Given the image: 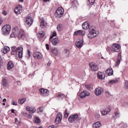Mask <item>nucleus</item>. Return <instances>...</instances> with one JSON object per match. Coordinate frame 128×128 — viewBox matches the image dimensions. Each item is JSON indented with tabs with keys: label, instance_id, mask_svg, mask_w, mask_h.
<instances>
[{
	"label": "nucleus",
	"instance_id": "nucleus-36",
	"mask_svg": "<svg viewBox=\"0 0 128 128\" xmlns=\"http://www.w3.org/2000/svg\"><path fill=\"white\" fill-rule=\"evenodd\" d=\"M62 28V24H60L57 26V30L58 32H60Z\"/></svg>",
	"mask_w": 128,
	"mask_h": 128
},
{
	"label": "nucleus",
	"instance_id": "nucleus-27",
	"mask_svg": "<svg viewBox=\"0 0 128 128\" xmlns=\"http://www.w3.org/2000/svg\"><path fill=\"white\" fill-rule=\"evenodd\" d=\"M118 80H111L108 82V86H112V84H118Z\"/></svg>",
	"mask_w": 128,
	"mask_h": 128
},
{
	"label": "nucleus",
	"instance_id": "nucleus-49",
	"mask_svg": "<svg viewBox=\"0 0 128 128\" xmlns=\"http://www.w3.org/2000/svg\"><path fill=\"white\" fill-rule=\"evenodd\" d=\"M4 22V20L2 18H0V26H2V22Z\"/></svg>",
	"mask_w": 128,
	"mask_h": 128
},
{
	"label": "nucleus",
	"instance_id": "nucleus-10",
	"mask_svg": "<svg viewBox=\"0 0 128 128\" xmlns=\"http://www.w3.org/2000/svg\"><path fill=\"white\" fill-rule=\"evenodd\" d=\"M32 18L30 16H28L26 18L25 24L28 26H32Z\"/></svg>",
	"mask_w": 128,
	"mask_h": 128
},
{
	"label": "nucleus",
	"instance_id": "nucleus-43",
	"mask_svg": "<svg viewBox=\"0 0 128 128\" xmlns=\"http://www.w3.org/2000/svg\"><path fill=\"white\" fill-rule=\"evenodd\" d=\"M34 120L36 124H40V118H36Z\"/></svg>",
	"mask_w": 128,
	"mask_h": 128
},
{
	"label": "nucleus",
	"instance_id": "nucleus-2",
	"mask_svg": "<svg viewBox=\"0 0 128 128\" xmlns=\"http://www.w3.org/2000/svg\"><path fill=\"white\" fill-rule=\"evenodd\" d=\"M98 34V32L96 31V26H92L89 30V33L88 34L87 36L90 40L93 38H96Z\"/></svg>",
	"mask_w": 128,
	"mask_h": 128
},
{
	"label": "nucleus",
	"instance_id": "nucleus-37",
	"mask_svg": "<svg viewBox=\"0 0 128 128\" xmlns=\"http://www.w3.org/2000/svg\"><path fill=\"white\" fill-rule=\"evenodd\" d=\"M64 54L66 56L68 57V56H70V50H64Z\"/></svg>",
	"mask_w": 128,
	"mask_h": 128
},
{
	"label": "nucleus",
	"instance_id": "nucleus-48",
	"mask_svg": "<svg viewBox=\"0 0 128 128\" xmlns=\"http://www.w3.org/2000/svg\"><path fill=\"white\" fill-rule=\"evenodd\" d=\"M46 50H50V45H48V44H46Z\"/></svg>",
	"mask_w": 128,
	"mask_h": 128
},
{
	"label": "nucleus",
	"instance_id": "nucleus-60",
	"mask_svg": "<svg viewBox=\"0 0 128 128\" xmlns=\"http://www.w3.org/2000/svg\"><path fill=\"white\" fill-rule=\"evenodd\" d=\"M20 2H24V0H20Z\"/></svg>",
	"mask_w": 128,
	"mask_h": 128
},
{
	"label": "nucleus",
	"instance_id": "nucleus-51",
	"mask_svg": "<svg viewBox=\"0 0 128 128\" xmlns=\"http://www.w3.org/2000/svg\"><path fill=\"white\" fill-rule=\"evenodd\" d=\"M50 64H52L51 62H48V63L47 64V66H50Z\"/></svg>",
	"mask_w": 128,
	"mask_h": 128
},
{
	"label": "nucleus",
	"instance_id": "nucleus-28",
	"mask_svg": "<svg viewBox=\"0 0 128 128\" xmlns=\"http://www.w3.org/2000/svg\"><path fill=\"white\" fill-rule=\"evenodd\" d=\"M102 124L100 122H97L93 124L92 128H100Z\"/></svg>",
	"mask_w": 128,
	"mask_h": 128
},
{
	"label": "nucleus",
	"instance_id": "nucleus-22",
	"mask_svg": "<svg viewBox=\"0 0 128 128\" xmlns=\"http://www.w3.org/2000/svg\"><path fill=\"white\" fill-rule=\"evenodd\" d=\"M84 31L78 30L74 32V36H84Z\"/></svg>",
	"mask_w": 128,
	"mask_h": 128
},
{
	"label": "nucleus",
	"instance_id": "nucleus-47",
	"mask_svg": "<svg viewBox=\"0 0 128 128\" xmlns=\"http://www.w3.org/2000/svg\"><path fill=\"white\" fill-rule=\"evenodd\" d=\"M2 14L4 16H6V14H8V12H6V11L5 10H4L2 12Z\"/></svg>",
	"mask_w": 128,
	"mask_h": 128
},
{
	"label": "nucleus",
	"instance_id": "nucleus-16",
	"mask_svg": "<svg viewBox=\"0 0 128 128\" xmlns=\"http://www.w3.org/2000/svg\"><path fill=\"white\" fill-rule=\"evenodd\" d=\"M90 66L92 70H94V72H96L98 70V66L96 65L94 63H90Z\"/></svg>",
	"mask_w": 128,
	"mask_h": 128
},
{
	"label": "nucleus",
	"instance_id": "nucleus-41",
	"mask_svg": "<svg viewBox=\"0 0 128 128\" xmlns=\"http://www.w3.org/2000/svg\"><path fill=\"white\" fill-rule=\"evenodd\" d=\"M11 104H12V106H18V102L14 100H12L11 102Z\"/></svg>",
	"mask_w": 128,
	"mask_h": 128
},
{
	"label": "nucleus",
	"instance_id": "nucleus-46",
	"mask_svg": "<svg viewBox=\"0 0 128 128\" xmlns=\"http://www.w3.org/2000/svg\"><path fill=\"white\" fill-rule=\"evenodd\" d=\"M95 116H96V118H100V113H96L95 114Z\"/></svg>",
	"mask_w": 128,
	"mask_h": 128
},
{
	"label": "nucleus",
	"instance_id": "nucleus-61",
	"mask_svg": "<svg viewBox=\"0 0 128 128\" xmlns=\"http://www.w3.org/2000/svg\"><path fill=\"white\" fill-rule=\"evenodd\" d=\"M86 88H88V90H90V87L88 86H86Z\"/></svg>",
	"mask_w": 128,
	"mask_h": 128
},
{
	"label": "nucleus",
	"instance_id": "nucleus-62",
	"mask_svg": "<svg viewBox=\"0 0 128 128\" xmlns=\"http://www.w3.org/2000/svg\"><path fill=\"white\" fill-rule=\"evenodd\" d=\"M2 106H6V103H2Z\"/></svg>",
	"mask_w": 128,
	"mask_h": 128
},
{
	"label": "nucleus",
	"instance_id": "nucleus-11",
	"mask_svg": "<svg viewBox=\"0 0 128 128\" xmlns=\"http://www.w3.org/2000/svg\"><path fill=\"white\" fill-rule=\"evenodd\" d=\"M22 5L18 6L14 10L15 14H22Z\"/></svg>",
	"mask_w": 128,
	"mask_h": 128
},
{
	"label": "nucleus",
	"instance_id": "nucleus-40",
	"mask_svg": "<svg viewBox=\"0 0 128 128\" xmlns=\"http://www.w3.org/2000/svg\"><path fill=\"white\" fill-rule=\"evenodd\" d=\"M89 3L91 6L94 4V2H96V0H88Z\"/></svg>",
	"mask_w": 128,
	"mask_h": 128
},
{
	"label": "nucleus",
	"instance_id": "nucleus-17",
	"mask_svg": "<svg viewBox=\"0 0 128 128\" xmlns=\"http://www.w3.org/2000/svg\"><path fill=\"white\" fill-rule=\"evenodd\" d=\"M62 114L61 112L58 113L56 119V122L60 124V122H62Z\"/></svg>",
	"mask_w": 128,
	"mask_h": 128
},
{
	"label": "nucleus",
	"instance_id": "nucleus-56",
	"mask_svg": "<svg viewBox=\"0 0 128 128\" xmlns=\"http://www.w3.org/2000/svg\"><path fill=\"white\" fill-rule=\"evenodd\" d=\"M2 102H6V98L3 99Z\"/></svg>",
	"mask_w": 128,
	"mask_h": 128
},
{
	"label": "nucleus",
	"instance_id": "nucleus-39",
	"mask_svg": "<svg viewBox=\"0 0 128 128\" xmlns=\"http://www.w3.org/2000/svg\"><path fill=\"white\" fill-rule=\"evenodd\" d=\"M115 116L116 118H120V112L117 111L115 112Z\"/></svg>",
	"mask_w": 128,
	"mask_h": 128
},
{
	"label": "nucleus",
	"instance_id": "nucleus-29",
	"mask_svg": "<svg viewBox=\"0 0 128 128\" xmlns=\"http://www.w3.org/2000/svg\"><path fill=\"white\" fill-rule=\"evenodd\" d=\"M14 68V64L12 62H9L7 65L8 70H12Z\"/></svg>",
	"mask_w": 128,
	"mask_h": 128
},
{
	"label": "nucleus",
	"instance_id": "nucleus-31",
	"mask_svg": "<svg viewBox=\"0 0 128 128\" xmlns=\"http://www.w3.org/2000/svg\"><path fill=\"white\" fill-rule=\"evenodd\" d=\"M54 36H56V32L55 31L52 32L51 36H50V40H52Z\"/></svg>",
	"mask_w": 128,
	"mask_h": 128
},
{
	"label": "nucleus",
	"instance_id": "nucleus-5",
	"mask_svg": "<svg viewBox=\"0 0 128 128\" xmlns=\"http://www.w3.org/2000/svg\"><path fill=\"white\" fill-rule=\"evenodd\" d=\"M78 120V115L76 114L70 115L68 118L69 122H74Z\"/></svg>",
	"mask_w": 128,
	"mask_h": 128
},
{
	"label": "nucleus",
	"instance_id": "nucleus-9",
	"mask_svg": "<svg viewBox=\"0 0 128 128\" xmlns=\"http://www.w3.org/2000/svg\"><path fill=\"white\" fill-rule=\"evenodd\" d=\"M90 92L87 90H84L82 92H81L80 94V98H84L86 96H90Z\"/></svg>",
	"mask_w": 128,
	"mask_h": 128
},
{
	"label": "nucleus",
	"instance_id": "nucleus-7",
	"mask_svg": "<svg viewBox=\"0 0 128 128\" xmlns=\"http://www.w3.org/2000/svg\"><path fill=\"white\" fill-rule=\"evenodd\" d=\"M84 44V40H82V38H79L78 39L76 42V48H80Z\"/></svg>",
	"mask_w": 128,
	"mask_h": 128
},
{
	"label": "nucleus",
	"instance_id": "nucleus-53",
	"mask_svg": "<svg viewBox=\"0 0 128 128\" xmlns=\"http://www.w3.org/2000/svg\"><path fill=\"white\" fill-rule=\"evenodd\" d=\"M28 118H32V115H30V114H29V115L28 116Z\"/></svg>",
	"mask_w": 128,
	"mask_h": 128
},
{
	"label": "nucleus",
	"instance_id": "nucleus-59",
	"mask_svg": "<svg viewBox=\"0 0 128 128\" xmlns=\"http://www.w3.org/2000/svg\"><path fill=\"white\" fill-rule=\"evenodd\" d=\"M28 56H30V50H28Z\"/></svg>",
	"mask_w": 128,
	"mask_h": 128
},
{
	"label": "nucleus",
	"instance_id": "nucleus-38",
	"mask_svg": "<svg viewBox=\"0 0 128 128\" xmlns=\"http://www.w3.org/2000/svg\"><path fill=\"white\" fill-rule=\"evenodd\" d=\"M38 36H40V38H43V36H44V32H39Z\"/></svg>",
	"mask_w": 128,
	"mask_h": 128
},
{
	"label": "nucleus",
	"instance_id": "nucleus-3",
	"mask_svg": "<svg viewBox=\"0 0 128 128\" xmlns=\"http://www.w3.org/2000/svg\"><path fill=\"white\" fill-rule=\"evenodd\" d=\"M64 14V10L62 8H58L55 13V16L57 17V18H62Z\"/></svg>",
	"mask_w": 128,
	"mask_h": 128
},
{
	"label": "nucleus",
	"instance_id": "nucleus-1",
	"mask_svg": "<svg viewBox=\"0 0 128 128\" xmlns=\"http://www.w3.org/2000/svg\"><path fill=\"white\" fill-rule=\"evenodd\" d=\"M11 38H22L24 36V30L18 28V27H15L12 30V32L10 34Z\"/></svg>",
	"mask_w": 128,
	"mask_h": 128
},
{
	"label": "nucleus",
	"instance_id": "nucleus-14",
	"mask_svg": "<svg viewBox=\"0 0 128 128\" xmlns=\"http://www.w3.org/2000/svg\"><path fill=\"white\" fill-rule=\"evenodd\" d=\"M98 78L99 80H104L106 78V74L104 72H99L97 73Z\"/></svg>",
	"mask_w": 128,
	"mask_h": 128
},
{
	"label": "nucleus",
	"instance_id": "nucleus-21",
	"mask_svg": "<svg viewBox=\"0 0 128 128\" xmlns=\"http://www.w3.org/2000/svg\"><path fill=\"white\" fill-rule=\"evenodd\" d=\"M82 28H83V30H88V28H90V23H88V22L86 21L82 24Z\"/></svg>",
	"mask_w": 128,
	"mask_h": 128
},
{
	"label": "nucleus",
	"instance_id": "nucleus-35",
	"mask_svg": "<svg viewBox=\"0 0 128 128\" xmlns=\"http://www.w3.org/2000/svg\"><path fill=\"white\" fill-rule=\"evenodd\" d=\"M68 109H66L65 112H64V117L66 118H67L68 116Z\"/></svg>",
	"mask_w": 128,
	"mask_h": 128
},
{
	"label": "nucleus",
	"instance_id": "nucleus-64",
	"mask_svg": "<svg viewBox=\"0 0 128 128\" xmlns=\"http://www.w3.org/2000/svg\"><path fill=\"white\" fill-rule=\"evenodd\" d=\"M0 98H1V97H0Z\"/></svg>",
	"mask_w": 128,
	"mask_h": 128
},
{
	"label": "nucleus",
	"instance_id": "nucleus-54",
	"mask_svg": "<svg viewBox=\"0 0 128 128\" xmlns=\"http://www.w3.org/2000/svg\"><path fill=\"white\" fill-rule=\"evenodd\" d=\"M106 94H110V93L109 92H106Z\"/></svg>",
	"mask_w": 128,
	"mask_h": 128
},
{
	"label": "nucleus",
	"instance_id": "nucleus-20",
	"mask_svg": "<svg viewBox=\"0 0 128 128\" xmlns=\"http://www.w3.org/2000/svg\"><path fill=\"white\" fill-rule=\"evenodd\" d=\"M26 110L28 112H32V114H34V112H36V108L34 107H30V106H27L26 107Z\"/></svg>",
	"mask_w": 128,
	"mask_h": 128
},
{
	"label": "nucleus",
	"instance_id": "nucleus-30",
	"mask_svg": "<svg viewBox=\"0 0 128 128\" xmlns=\"http://www.w3.org/2000/svg\"><path fill=\"white\" fill-rule=\"evenodd\" d=\"M2 84L3 86H8V82L6 81V80L5 78L2 80Z\"/></svg>",
	"mask_w": 128,
	"mask_h": 128
},
{
	"label": "nucleus",
	"instance_id": "nucleus-50",
	"mask_svg": "<svg viewBox=\"0 0 128 128\" xmlns=\"http://www.w3.org/2000/svg\"><path fill=\"white\" fill-rule=\"evenodd\" d=\"M48 128H56V126H54V125H52L50 126H49Z\"/></svg>",
	"mask_w": 128,
	"mask_h": 128
},
{
	"label": "nucleus",
	"instance_id": "nucleus-25",
	"mask_svg": "<svg viewBox=\"0 0 128 128\" xmlns=\"http://www.w3.org/2000/svg\"><path fill=\"white\" fill-rule=\"evenodd\" d=\"M10 50V47L8 46H4L3 48L1 49V52L3 54H6L8 52H9Z\"/></svg>",
	"mask_w": 128,
	"mask_h": 128
},
{
	"label": "nucleus",
	"instance_id": "nucleus-33",
	"mask_svg": "<svg viewBox=\"0 0 128 128\" xmlns=\"http://www.w3.org/2000/svg\"><path fill=\"white\" fill-rule=\"evenodd\" d=\"M120 64V53L118 54V58L116 62V64L118 66Z\"/></svg>",
	"mask_w": 128,
	"mask_h": 128
},
{
	"label": "nucleus",
	"instance_id": "nucleus-57",
	"mask_svg": "<svg viewBox=\"0 0 128 128\" xmlns=\"http://www.w3.org/2000/svg\"><path fill=\"white\" fill-rule=\"evenodd\" d=\"M28 113L23 112V116H27Z\"/></svg>",
	"mask_w": 128,
	"mask_h": 128
},
{
	"label": "nucleus",
	"instance_id": "nucleus-13",
	"mask_svg": "<svg viewBox=\"0 0 128 128\" xmlns=\"http://www.w3.org/2000/svg\"><path fill=\"white\" fill-rule=\"evenodd\" d=\"M34 58H38V60H42V53L36 52L34 54Z\"/></svg>",
	"mask_w": 128,
	"mask_h": 128
},
{
	"label": "nucleus",
	"instance_id": "nucleus-24",
	"mask_svg": "<svg viewBox=\"0 0 128 128\" xmlns=\"http://www.w3.org/2000/svg\"><path fill=\"white\" fill-rule=\"evenodd\" d=\"M12 52H11L12 54H18V47L13 46L11 48Z\"/></svg>",
	"mask_w": 128,
	"mask_h": 128
},
{
	"label": "nucleus",
	"instance_id": "nucleus-4",
	"mask_svg": "<svg viewBox=\"0 0 128 128\" xmlns=\"http://www.w3.org/2000/svg\"><path fill=\"white\" fill-rule=\"evenodd\" d=\"M11 28L9 24L4 26L2 28V32L3 34H8L10 32Z\"/></svg>",
	"mask_w": 128,
	"mask_h": 128
},
{
	"label": "nucleus",
	"instance_id": "nucleus-44",
	"mask_svg": "<svg viewBox=\"0 0 128 128\" xmlns=\"http://www.w3.org/2000/svg\"><path fill=\"white\" fill-rule=\"evenodd\" d=\"M38 112H44V108H42V107L38 109Z\"/></svg>",
	"mask_w": 128,
	"mask_h": 128
},
{
	"label": "nucleus",
	"instance_id": "nucleus-63",
	"mask_svg": "<svg viewBox=\"0 0 128 128\" xmlns=\"http://www.w3.org/2000/svg\"><path fill=\"white\" fill-rule=\"evenodd\" d=\"M16 120H18L17 118H15Z\"/></svg>",
	"mask_w": 128,
	"mask_h": 128
},
{
	"label": "nucleus",
	"instance_id": "nucleus-32",
	"mask_svg": "<svg viewBox=\"0 0 128 128\" xmlns=\"http://www.w3.org/2000/svg\"><path fill=\"white\" fill-rule=\"evenodd\" d=\"M26 102V98H20L18 100V104H22Z\"/></svg>",
	"mask_w": 128,
	"mask_h": 128
},
{
	"label": "nucleus",
	"instance_id": "nucleus-15",
	"mask_svg": "<svg viewBox=\"0 0 128 128\" xmlns=\"http://www.w3.org/2000/svg\"><path fill=\"white\" fill-rule=\"evenodd\" d=\"M42 96H46L48 95V90L44 88H42L40 90Z\"/></svg>",
	"mask_w": 128,
	"mask_h": 128
},
{
	"label": "nucleus",
	"instance_id": "nucleus-6",
	"mask_svg": "<svg viewBox=\"0 0 128 128\" xmlns=\"http://www.w3.org/2000/svg\"><path fill=\"white\" fill-rule=\"evenodd\" d=\"M112 52H118L120 50V45L119 44H114L112 46Z\"/></svg>",
	"mask_w": 128,
	"mask_h": 128
},
{
	"label": "nucleus",
	"instance_id": "nucleus-12",
	"mask_svg": "<svg viewBox=\"0 0 128 128\" xmlns=\"http://www.w3.org/2000/svg\"><path fill=\"white\" fill-rule=\"evenodd\" d=\"M24 48L22 46H20V47H17V52H18V56L19 58H22V50Z\"/></svg>",
	"mask_w": 128,
	"mask_h": 128
},
{
	"label": "nucleus",
	"instance_id": "nucleus-8",
	"mask_svg": "<svg viewBox=\"0 0 128 128\" xmlns=\"http://www.w3.org/2000/svg\"><path fill=\"white\" fill-rule=\"evenodd\" d=\"M102 92H104V89L100 87H98L94 90V94L96 96H100Z\"/></svg>",
	"mask_w": 128,
	"mask_h": 128
},
{
	"label": "nucleus",
	"instance_id": "nucleus-58",
	"mask_svg": "<svg viewBox=\"0 0 128 128\" xmlns=\"http://www.w3.org/2000/svg\"><path fill=\"white\" fill-rule=\"evenodd\" d=\"M17 84H20V82L18 81Z\"/></svg>",
	"mask_w": 128,
	"mask_h": 128
},
{
	"label": "nucleus",
	"instance_id": "nucleus-45",
	"mask_svg": "<svg viewBox=\"0 0 128 128\" xmlns=\"http://www.w3.org/2000/svg\"><path fill=\"white\" fill-rule=\"evenodd\" d=\"M124 88H128V81H125Z\"/></svg>",
	"mask_w": 128,
	"mask_h": 128
},
{
	"label": "nucleus",
	"instance_id": "nucleus-18",
	"mask_svg": "<svg viewBox=\"0 0 128 128\" xmlns=\"http://www.w3.org/2000/svg\"><path fill=\"white\" fill-rule=\"evenodd\" d=\"M111 109L110 108H106L104 109L102 112V116H106V114H108L110 112Z\"/></svg>",
	"mask_w": 128,
	"mask_h": 128
},
{
	"label": "nucleus",
	"instance_id": "nucleus-19",
	"mask_svg": "<svg viewBox=\"0 0 128 128\" xmlns=\"http://www.w3.org/2000/svg\"><path fill=\"white\" fill-rule=\"evenodd\" d=\"M40 28H44L46 26V23L44 21V19L43 18H42L40 20Z\"/></svg>",
	"mask_w": 128,
	"mask_h": 128
},
{
	"label": "nucleus",
	"instance_id": "nucleus-55",
	"mask_svg": "<svg viewBox=\"0 0 128 128\" xmlns=\"http://www.w3.org/2000/svg\"><path fill=\"white\" fill-rule=\"evenodd\" d=\"M44 2H50V0H43Z\"/></svg>",
	"mask_w": 128,
	"mask_h": 128
},
{
	"label": "nucleus",
	"instance_id": "nucleus-52",
	"mask_svg": "<svg viewBox=\"0 0 128 128\" xmlns=\"http://www.w3.org/2000/svg\"><path fill=\"white\" fill-rule=\"evenodd\" d=\"M11 112H12V114H14V109H12Z\"/></svg>",
	"mask_w": 128,
	"mask_h": 128
},
{
	"label": "nucleus",
	"instance_id": "nucleus-34",
	"mask_svg": "<svg viewBox=\"0 0 128 128\" xmlns=\"http://www.w3.org/2000/svg\"><path fill=\"white\" fill-rule=\"evenodd\" d=\"M52 52H53V54H54L55 56H56V54H58V51L56 48H54L53 50H52Z\"/></svg>",
	"mask_w": 128,
	"mask_h": 128
},
{
	"label": "nucleus",
	"instance_id": "nucleus-26",
	"mask_svg": "<svg viewBox=\"0 0 128 128\" xmlns=\"http://www.w3.org/2000/svg\"><path fill=\"white\" fill-rule=\"evenodd\" d=\"M52 42L53 46H56L60 42V40L58 38H55L52 40Z\"/></svg>",
	"mask_w": 128,
	"mask_h": 128
},
{
	"label": "nucleus",
	"instance_id": "nucleus-23",
	"mask_svg": "<svg viewBox=\"0 0 128 128\" xmlns=\"http://www.w3.org/2000/svg\"><path fill=\"white\" fill-rule=\"evenodd\" d=\"M106 74L107 76H112L114 74V71L112 68H108L106 70Z\"/></svg>",
	"mask_w": 128,
	"mask_h": 128
},
{
	"label": "nucleus",
	"instance_id": "nucleus-42",
	"mask_svg": "<svg viewBox=\"0 0 128 128\" xmlns=\"http://www.w3.org/2000/svg\"><path fill=\"white\" fill-rule=\"evenodd\" d=\"M58 98H66V96L64 94H59L58 95Z\"/></svg>",
	"mask_w": 128,
	"mask_h": 128
}]
</instances>
